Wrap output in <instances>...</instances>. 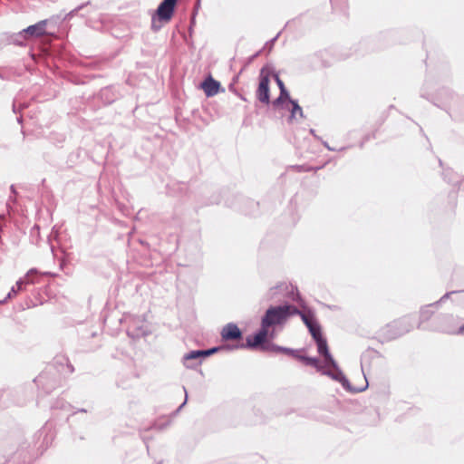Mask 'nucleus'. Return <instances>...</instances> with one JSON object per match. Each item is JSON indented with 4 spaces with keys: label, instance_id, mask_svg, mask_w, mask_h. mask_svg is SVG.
Wrapping results in <instances>:
<instances>
[{
    "label": "nucleus",
    "instance_id": "nucleus-14",
    "mask_svg": "<svg viewBox=\"0 0 464 464\" xmlns=\"http://www.w3.org/2000/svg\"><path fill=\"white\" fill-rule=\"evenodd\" d=\"M262 352H268V353H285L287 355H291L295 358V356H297L296 350L287 348V347L279 346V345L272 343H266L265 345H263Z\"/></svg>",
    "mask_w": 464,
    "mask_h": 464
},
{
    "label": "nucleus",
    "instance_id": "nucleus-13",
    "mask_svg": "<svg viewBox=\"0 0 464 464\" xmlns=\"http://www.w3.org/2000/svg\"><path fill=\"white\" fill-rule=\"evenodd\" d=\"M295 358L301 362H303L305 365L312 366L315 368L318 372L324 374V371L325 370H333L332 367H325V360H324V363H321L319 359L315 357H309L305 355H300L297 353Z\"/></svg>",
    "mask_w": 464,
    "mask_h": 464
},
{
    "label": "nucleus",
    "instance_id": "nucleus-4",
    "mask_svg": "<svg viewBox=\"0 0 464 464\" xmlns=\"http://www.w3.org/2000/svg\"><path fill=\"white\" fill-rule=\"evenodd\" d=\"M177 0H163L158 6L155 14L151 17V30L158 32L163 26V23L170 21Z\"/></svg>",
    "mask_w": 464,
    "mask_h": 464
},
{
    "label": "nucleus",
    "instance_id": "nucleus-25",
    "mask_svg": "<svg viewBox=\"0 0 464 464\" xmlns=\"http://www.w3.org/2000/svg\"><path fill=\"white\" fill-rule=\"evenodd\" d=\"M17 293H18V290L16 289V287L13 286L11 288V290L8 292L6 297L0 301V304H5L8 299H11L14 296H15L17 295Z\"/></svg>",
    "mask_w": 464,
    "mask_h": 464
},
{
    "label": "nucleus",
    "instance_id": "nucleus-38",
    "mask_svg": "<svg viewBox=\"0 0 464 464\" xmlns=\"http://www.w3.org/2000/svg\"><path fill=\"white\" fill-rule=\"evenodd\" d=\"M161 462L158 463V464H160Z\"/></svg>",
    "mask_w": 464,
    "mask_h": 464
},
{
    "label": "nucleus",
    "instance_id": "nucleus-34",
    "mask_svg": "<svg viewBox=\"0 0 464 464\" xmlns=\"http://www.w3.org/2000/svg\"><path fill=\"white\" fill-rule=\"evenodd\" d=\"M186 401H187V398L185 399L184 402H182V404L179 406V409H181L185 405Z\"/></svg>",
    "mask_w": 464,
    "mask_h": 464
},
{
    "label": "nucleus",
    "instance_id": "nucleus-8",
    "mask_svg": "<svg viewBox=\"0 0 464 464\" xmlns=\"http://www.w3.org/2000/svg\"><path fill=\"white\" fill-rule=\"evenodd\" d=\"M443 324L440 326L442 332L451 334H464V323L460 324L459 317L453 315H444L441 317Z\"/></svg>",
    "mask_w": 464,
    "mask_h": 464
},
{
    "label": "nucleus",
    "instance_id": "nucleus-20",
    "mask_svg": "<svg viewBox=\"0 0 464 464\" xmlns=\"http://www.w3.org/2000/svg\"><path fill=\"white\" fill-rule=\"evenodd\" d=\"M91 5V2L90 1H87L86 3H83L80 5H78L77 7H75L74 9H72V11H70L66 15H65V19H71L72 17H73L74 15H76L81 10L84 9L85 7H87L88 5Z\"/></svg>",
    "mask_w": 464,
    "mask_h": 464
},
{
    "label": "nucleus",
    "instance_id": "nucleus-12",
    "mask_svg": "<svg viewBox=\"0 0 464 464\" xmlns=\"http://www.w3.org/2000/svg\"><path fill=\"white\" fill-rule=\"evenodd\" d=\"M221 337L226 341L237 340L242 337V333L237 324L229 323L223 327Z\"/></svg>",
    "mask_w": 464,
    "mask_h": 464
},
{
    "label": "nucleus",
    "instance_id": "nucleus-17",
    "mask_svg": "<svg viewBox=\"0 0 464 464\" xmlns=\"http://www.w3.org/2000/svg\"><path fill=\"white\" fill-rule=\"evenodd\" d=\"M37 273L36 269H30L27 274L24 276V277L23 278H20L16 284H15V287L16 289L19 291H22L24 290V286L26 285H33L34 284V280L33 278V276L35 275Z\"/></svg>",
    "mask_w": 464,
    "mask_h": 464
},
{
    "label": "nucleus",
    "instance_id": "nucleus-29",
    "mask_svg": "<svg viewBox=\"0 0 464 464\" xmlns=\"http://www.w3.org/2000/svg\"><path fill=\"white\" fill-rule=\"evenodd\" d=\"M407 321H408V318H403L400 321L394 322L392 325H389V327L401 326L402 324H405Z\"/></svg>",
    "mask_w": 464,
    "mask_h": 464
},
{
    "label": "nucleus",
    "instance_id": "nucleus-33",
    "mask_svg": "<svg viewBox=\"0 0 464 464\" xmlns=\"http://www.w3.org/2000/svg\"><path fill=\"white\" fill-rule=\"evenodd\" d=\"M324 146L328 149L330 145L326 141H323Z\"/></svg>",
    "mask_w": 464,
    "mask_h": 464
},
{
    "label": "nucleus",
    "instance_id": "nucleus-27",
    "mask_svg": "<svg viewBox=\"0 0 464 464\" xmlns=\"http://www.w3.org/2000/svg\"><path fill=\"white\" fill-rule=\"evenodd\" d=\"M285 103H286V102H285V100H283L280 96H278V97H277V98L273 102V106H274V107L282 106V107L285 109Z\"/></svg>",
    "mask_w": 464,
    "mask_h": 464
},
{
    "label": "nucleus",
    "instance_id": "nucleus-28",
    "mask_svg": "<svg viewBox=\"0 0 464 464\" xmlns=\"http://www.w3.org/2000/svg\"><path fill=\"white\" fill-rule=\"evenodd\" d=\"M274 76H275V80H276V82L279 90L281 91L282 88H285V86L283 81L280 79V77L277 74H275Z\"/></svg>",
    "mask_w": 464,
    "mask_h": 464
},
{
    "label": "nucleus",
    "instance_id": "nucleus-21",
    "mask_svg": "<svg viewBox=\"0 0 464 464\" xmlns=\"http://www.w3.org/2000/svg\"><path fill=\"white\" fill-rule=\"evenodd\" d=\"M295 315H299L302 319V321L304 322V324L307 326H309L310 324H312L314 322H315L314 319H313V315L312 314H307L306 313H304L302 311L299 310V313H296Z\"/></svg>",
    "mask_w": 464,
    "mask_h": 464
},
{
    "label": "nucleus",
    "instance_id": "nucleus-36",
    "mask_svg": "<svg viewBox=\"0 0 464 464\" xmlns=\"http://www.w3.org/2000/svg\"><path fill=\"white\" fill-rule=\"evenodd\" d=\"M310 132H311V134H313L314 136H315L314 130L311 129V130H310Z\"/></svg>",
    "mask_w": 464,
    "mask_h": 464
},
{
    "label": "nucleus",
    "instance_id": "nucleus-30",
    "mask_svg": "<svg viewBox=\"0 0 464 464\" xmlns=\"http://www.w3.org/2000/svg\"><path fill=\"white\" fill-rule=\"evenodd\" d=\"M363 379H366V376H363ZM365 382H367V380H365ZM368 386V382H366L365 386L362 387V388H360V389H353L351 386H350V390L351 392H362L364 391Z\"/></svg>",
    "mask_w": 464,
    "mask_h": 464
},
{
    "label": "nucleus",
    "instance_id": "nucleus-16",
    "mask_svg": "<svg viewBox=\"0 0 464 464\" xmlns=\"http://www.w3.org/2000/svg\"><path fill=\"white\" fill-rule=\"evenodd\" d=\"M285 109L290 111V115L288 118L289 121L295 120L297 115L301 119L304 118L303 109L300 107L297 101L295 100H289V105H285Z\"/></svg>",
    "mask_w": 464,
    "mask_h": 464
},
{
    "label": "nucleus",
    "instance_id": "nucleus-37",
    "mask_svg": "<svg viewBox=\"0 0 464 464\" xmlns=\"http://www.w3.org/2000/svg\"><path fill=\"white\" fill-rule=\"evenodd\" d=\"M297 298H299V294L298 293H296V298L293 297V300L295 301V300H297Z\"/></svg>",
    "mask_w": 464,
    "mask_h": 464
},
{
    "label": "nucleus",
    "instance_id": "nucleus-5",
    "mask_svg": "<svg viewBox=\"0 0 464 464\" xmlns=\"http://www.w3.org/2000/svg\"><path fill=\"white\" fill-rule=\"evenodd\" d=\"M268 335V330L266 328H263L261 325L260 330L256 333L253 336H247L246 343H241L237 345H227L226 348L228 350H235V349H259L262 351V346L267 343L266 342Z\"/></svg>",
    "mask_w": 464,
    "mask_h": 464
},
{
    "label": "nucleus",
    "instance_id": "nucleus-7",
    "mask_svg": "<svg viewBox=\"0 0 464 464\" xmlns=\"http://www.w3.org/2000/svg\"><path fill=\"white\" fill-rule=\"evenodd\" d=\"M270 79V71L268 67H263L259 73V84L258 88L256 92V96L257 100L265 104H268L270 102V95H269V80Z\"/></svg>",
    "mask_w": 464,
    "mask_h": 464
},
{
    "label": "nucleus",
    "instance_id": "nucleus-24",
    "mask_svg": "<svg viewBox=\"0 0 464 464\" xmlns=\"http://www.w3.org/2000/svg\"><path fill=\"white\" fill-rule=\"evenodd\" d=\"M223 349V347H213V348H210V349H208V350H200L201 351V355L206 358L213 353H215L216 352L219 351Z\"/></svg>",
    "mask_w": 464,
    "mask_h": 464
},
{
    "label": "nucleus",
    "instance_id": "nucleus-15",
    "mask_svg": "<svg viewBox=\"0 0 464 464\" xmlns=\"http://www.w3.org/2000/svg\"><path fill=\"white\" fill-rule=\"evenodd\" d=\"M201 88L207 97H212L219 92L220 83L209 76L201 83Z\"/></svg>",
    "mask_w": 464,
    "mask_h": 464
},
{
    "label": "nucleus",
    "instance_id": "nucleus-31",
    "mask_svg": "<svg viewBox=\"0 0 464 464\" xmlns=\"http://www.w3.org/2000/svg\"><path fill=\"white\" fill-rule=\"evenodd\" d=\"M411 325H407L405 327H403V329H401L399 333H398V335H401V334H403L405 333H408L411 329Z\"/></svg>",
    "mask_w": 464,
    "mask_h": 464
},
{
    "label": "nucleus",
    "instance_id": "nucleus-9",
    "mask_svg": "<svg viewBox=\"0 0 464 464\" xmlns=\"http://www.w3.org/2000/svg\"><path fill=\"white\" fill-rule=\"evenodd\" d=\"M34 382L39 388H41L46 393L51 392L58 385L59 382L54 374H52L51 372L49 371L44 372L41 374H39L34 380Z\"/></svg>",
    "mask_w": 464,
    "mask_h": 464
},
{
    "label": "nucleus",
    "instance_id": "nucleus-2",
    "mask_svg": "<svg viewBox=\"0 0 464 464\" xmlns=\"http://www.w3.org/2000/svg\"><path fill=\"white\" fill-rule=\"evenodd\" d=\"M315 343L318 353L323 355L325 360V367L333 368V370L324 371V375L340 382L345 390H350V382L330 353L326 339L323 336L315 340Z\"/></svg>",
    "mask_w": 464,
    "mask_h": 464
},
{
    "label": "nucleus",
    "instance_id": "nucleus-18",
    "mask_svg": "<svg viewBox=\"0 0 464 464\" xmlns=\"http://www.w3.org/2000/svg\"><path fill=\"white\" fill-rule=\"evenodd\" d=\"M288 288V285L285 283H281L276 285V286H273L269 289L267 292V295L269 299H274L277 295L278 292H281L283 290H286Z\"/></svg>",
    "mask_w": 464,
    "mask_h": 464
},
{
    "label": "nucleus",
    "instance_id": "nucleus-19",
    "mask_svg": "<svg viewBox=\"0 0 464 464\" xmlns=\"http://www.w3.org/2000/svg\"><path fill=\"white\" fill-rule=\"evenodd\" d=\"M307 328L314 341L323 337L321 327L316 322H314L312 324L307 326Z\"/></svg>",
    "mask_w": 464,
    "mask_h": 464
},
{
    "label": "nucleus",
    "instance_id": "nucleus-22",
    "mask_svg": "<svg viewBox=\"0 0 464 464\" xmlns=\"http://www.w3.org/2000/svg\"><path fill=\"white\" fill-rule=\"evenodd\" d=\"M70 407L71 405L62 399L57 400L53 405V408L61 410H68Z\"/></svg>",
    "mask_w": 464,
    "mask_h": 464
},
{
    "label": "nucleus",
    "instance_id": "nucleus-6",
    "mask_svg": "<svg viewBox=\"0 0 464 464\" xmlns=\"http://www.w3.org/2000/svg\"><path fill=\"white\" fill-rule=\"evenodd\" d=\"M47 20H42L38 23L29 25L23 29L14 39V43L18 45H23V43L18 38L28 40L31 38H37L46 34Z\"/></svg>",
    "mask_w": 464,
    "mask_h": 464
},
{
    "label": "nucleus",
    "instance_id": "nucleus-1",
    "mask_svg": "<svg viewBox=\"0 0 464 464\" xmlns=\"http://www.w3.org/2000/svg\"><path fill=\"white\" fill-rule=\"evenodd\" d=\"M421 96L430 100L436 106L448 111L450 117L458 119L464 116V101L454 98L452 92L447 88H441L431 95L423 91Z\"/></svg>",
    "mask_w": 464,
    "mask_h": 464
},
{
    "label": "nucleus",
    "instance_id": "nucleus-26",
    "mask_svg": "<svg viewBox=\"0 0 464 464\" xmlns=\"http://www.w3.org/2000/svg\"><path fill=\"white\" fill-rule=\"evenodd\" d=\"M279 96L283 100H285V102H286L285 105H289V100H292V99L290 98L289 92L286 90V88H282V90L280 91Z\"/></svg>",
    "mask_w": 464,
    "mask_h": 464
},
{
    "label": "nucleus",
    "instance_id": "nucleus-11",
    "mask_svg": "<svg viewBox=\"0 0 464 464\" xmlns=\"http://www.w3.org/2000/svg\"><path fill=\"white\" fill-rule=\"evenodd\" d=\"M456 293H457L456 291L448 292L443 296H441L439 301H437V302H435L433 304L422 306L420 308V322H426V321H428L431 317L433 312L430 310V307L438 306L440 303L444 302L451 295L456 294Z\"/></svg>",
    "mask_w": 464,
    "mask_h": 464
},
{
    "label": "nucleus",
    "instance_id": "nucleus-3",
    "mask_svg": "<svg viewBox=\"0 0 464 464\" xmlns=\"http://www.w3.org/2000/svg\"><path fill=\"white\" fill-rule=\"evenodd\" d=\"M296 313H299V309L293 304L270 306L262 317L261 325L267 330L270 327L283 325Z\"/></svg>",
    "mask_w": 464,
    "mask_h": 464
},
{
    "label": "nucleus",
    "instance_id": "nucleus-32",
    "mask_svg": "<svg viewBox=\"0 0 464 464\" xmlns=\"http://www.w3.org/2000/svg\"><path fill=\"white\" fill-rule=\"evenodd\" d=\"M278 36H279V34H277L276 36L270 41V43L273 44L276 41Z\"/></svg>",
    "mask_w": 464,
    "mask_h": 464
},
{
    "label": "nucleus",
    "instance_id": "nucleus-35",
    "mask_svg": "<svg viewBox=\"0 0 464 464\" xmlns=\"http://www.w3.org/2000/svg\"><path fill=\"white\" fill-rule=\"evenodd\" d=\"M327 150H331V151H334V150H335V149H334V148H333V147H331V146H330Z\"/></svg>",
    "mask_w": 464,
    "mask_h": 464
},
{
    "label": "nucleus",
    "instance_id": "nucleus-23",
    "mask_svg": "<svg viewBox=\"0 0 464 464\" xmlns=\"http://www.w3.org/2000/svg\"><path fill=\"white\" fill-rule=\"evenodd\" d=\"M448 176H450V178H449V182H451L453 184L459 183V178H458L457 174L453 173L450 169H448L444 172L445 179Z\"/></svg>",
    "mask_w": 464,
    "mask_h": 464
},
{
    "label": "nucleus",
    "instance_id": "nucleus-10",
    "mask_svg": "<svg viewBox=\"0 0 464 464\" xmlns=\"http://www.w3.org/2000/svg\"><path fill=\"white\" fill-rule=\"evenodd\" d=\"M204 357L201 355L200 350L190 351L182 357V363L187 369H196L201 364Z\"/></svg>",
    "mask_w": 464,
    "mask_h": 464
}]
</instances>
